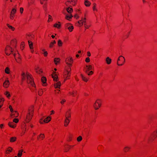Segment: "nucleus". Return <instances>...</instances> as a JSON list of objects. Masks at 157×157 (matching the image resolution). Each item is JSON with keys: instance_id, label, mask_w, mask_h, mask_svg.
I'll list each match as a JSON object with an SVG mask.
<instances>
[{"instance_id": "1", "label": "nucleus", "mask_w": 157, "mask_h": 157, "mask_svg": "<svg viewBox=\"0 0 157 157\" xmlns=\"http://www.w3.org/2000/svg\"><path fill=\"white\" fill-rule=\"evenodd\" d=\"M21 75L22 80H24L25 79V77L26 76L27 79V83H30L31 85L33 86H35V85L33 81V78L29 75L27 74V75L26 76V75L25 74V73H22Z\"/></svg>"}, {"instance_id": "2", "label": "nucleus", "mask_w": 157, "mask_h": 157, "mask_svg": "<svg viewBox=\"0 0 157 157\" xmlns=\"http://www.w3.org/2000/svg\"><path fill=\"white\" fill-rule=\"evenodd\" d=\"M125 62V59L122 56H120L118 58L117 64L119 66H122Z\"/></svg>"}, {"instance_id": "3", "label": "nucleus", "mask_w": 157, "mask_h": 157, "mask_svg": "<svg viewBox=\"0 0 157 157\" xmlns=\"http://www.w3.org/2000/svg\"><path fill=\"white\" fill-rule=\"evenodd\" d=\"M33 110H29V112L26 116V121L27 122H29V121L31 120L33 116Z\"/></svg>"}, {"instance_id": "4", "label": "nucleus", "mask_w": 157, "mask_h": 157, "mask_svg": "<svg viewBox=\"0 0 157 157\" xmlns=\"http://www.w3.org/2000/svg\"><path fill=\"white\" fill-rule=\"evenodd\" d=\"M73 60L72 58L69 57L67 58L66 60V63L68 65L70 66H71L72 65L71 63L73 62Z\"/></svg>"}, {"instance_id": "5", "label": "nucleus", "mask_w": 157, "mask_h": 157, "mask_svg": "<svg viewBox=\"0 0 157 157\" xmlns=\"http://www.w3.org/2000/svg\"><path fill=\"white\" fill-rule=\"evenodd\" d=\"M12 50V48H11L9 45H7L5 49V53L6 55L8 56L10 55V54L7 53V52L8 50H10V52L12 53L13 51Z\"/></svg>"}, {"instance_id": "6", "label": "nucleus", "mask_w": 157, "mask_h": 157, "mask_svg": "<svg viewBox=\"0 0 157 157\" xmlns=\"http://www.w3.org/2000/svg\"><path fill=\"white\" fill-rule=\"evenodd\" d=\"M66 27L70 32H72L74 29L73 26L69 23L66 24Z\"/></svg>"}, {"instance_id": "7", "label": "nucleus", "mask_w": 157, "mask_h": 157, "mask_svg": "<svg viewBox=\"0 0 157 157\" xmlns=\"http://www.w3.org/2000/svg\"><path fill=\"white\" fill-rule=\"evenodd\" d=\"M101 104L99 102L96 101L94 105V107L96 110L98 109L99 107H100Z\"/></svg>"}, {"instance_id": "8", "label": "nucleus", "mask_w": 157, "mask_h": 157, "mask_svg": "<svg viewBox=\"0 0 157 157\" xmlns=\"http://www.w3.org/2000/svg\"><path fill=\"white\" fill-rule=\"evenodd\" d=\"M92 69V67L91 65L86 66V68L85 71L86 73H87L89 71Z\"/></svg>"}, {"instance_id": "9", "label": "nucleus", "mask_w": 157, "mask_h": 157, "mask_svg": "<svg viewBox=\"0 0 157 157\" xmlns=\"http://www.w3.org/2000/svg\"><path fill=\"white\" fill-rule=\"evenodd\" d=\"M28 42L29 44L30 48L31 50V52H33V44L32 42L29 40L28 41Z\"/></svg>"}, {"instance_id": "10", "label": "nucleus", "mask_w": 157, "mask_h": 157, "mask_svg": "<svg viewBox=\"0 0 157 157\" xmlns=\"http://www.w3.org/2000/svg\"><path fill=\"white\" fill-rule=\"evenodd\" d=\"M10 84L9 81L8 80H6L3 83V86L5 88L8 87Z\"/></svg>"}, {"instance_id": "11", "label": "nucleus", "mask_w": 157, "mask_h": 157, "mask_svg": "<svg viewBox=\"0 0 157 157\" xmlns=\"http://www.w3.org/2000/svg\"><path fill=\"white\" fill-rule=\"evenodd\" d=\"M56 72H54V75H52V78H53V80L55 81H57L58 77L57 75L55 74Z\"/></svg>"}, {"instance_id": "12", "label": "nucleus", "mask_w": 157, "mask_h": 157, "mask_svg": "<svg viewBox=\"0 0 157 157\" xmlns=\"http://www.w3.org/2000/svg\"><path fill=\"white\" fill-rule=\"evenodd\" d=\"M70 121V120L69 119H67V117H66V118L64 120V126H67L69 124V123Z\"/></svg>"}, {"instance_id": "13", "label": "nucleus", "mask_w": 157, "mask_h": 157, "mask_svg": "<svg viewBox=\"0 0 157 157\" xmlns=\"http://www.w3.org/2000/svg\"><path fill=\"white\" fill-rule=\"evenodd\" d=\"M51 117L49 116H48L44 120V122L47 123L51 121Z\"/></svg>"}, {"instance_id": "14", "label": "nucleus", "mask_w": 157, "mask_h": 157, "mask_svg": "<svg viewBox=\"0 0 157 157\" xmlns=\"http://www.w3.org/2000/svg\"><path fill=\"white\" fill-rule=\"evenodd\" d=\"M65 119L66 118V117H67V119H69V118L71 117L70 113L69 111L67 112L65 115Z\"/></svg>"}, {"instance_id": "15", "label": "nucleus", "mask_w": 157, "mask_h": 157, "mask_svg": "<svg viewBox=\"0 0 157 157\" xmlns=\"http://www.w3.org/2000/svg\"><path fill=\"white\" fill-rule=\"evenodd\" d=\"M106 61L107 63L109 64L111 62V59L109 57H107L106 59Z\"/></svg>"}, {"instance_id": "16", "label": "nucleus", "mask_w": 157, "mask_h": 157, "mask_svg": "<svg viewBox=\"0 0 157 157\" xmlns=\"http://www.w3.org/2000/svg\"><path fill=\"white\" fill-rule=\"evenodd\" d=\"M61 86V83L59 82L55 84V87L56 88H59Z\"/></svg>"}, {"instance_id": "17", "label": "nucleus", "mask_w": 157, "mask_h": 157, "mask_svg": "<svg viewBox=\"0 0 157 157\" xmlns=\"http://www.w3.org/2000/svg\"><path fill=\"white\" fill-rule=\"evenodd\" d=\"M84 3L85 5L86 6H90L91 4L88 0H85Z\"/></svg>"}, {"instance_id": "18", "label": "nucleus", "mask_w": 157, "mask_h": 157, "mask_svg": "<svg viewBox=\"0 0 157 157\" xmlns=\"http://www.w3.org/2000/svg\"><path fill=\"white\" fill-rule=\"evenodd\" d=\"M66 10L69 13H71L73 11V9L72 8L70 7H69L66 8Z\"/></svg>"}, {"instance_id": "19", "label": "nucleus", "mask_w": 157, "mask_h": 157, "mask_svg": "<svg viewBox=\"0 0 157 157\" xmlns=\"http://www.w3.org/2000/svg\"><path fill=\"white\" fill-rule=\"evenodd\" d=\"M13 123L12 122H9L8 123V125L11 127L12 128H14L16 125V124H15L14 125H13Z\"/></svg>"}, {"instance_id": "20", "label": "nucleus", "mask_w": 157, "mask_h": 157, "mask_svg": "<svg viewBox=\"0 0 157 157\" xmlns=\"http://www.w3.org/2000/svg\"><path fill=\"white\" fill-rule=\"evenodd\" d=\"M60 59L59 58H55L54 59V62L56 64H57L59 62Z\"/></svg>"}, {"instance_id": "21", "label": "nucleus", "mask_w": 157, "mask_h": 157, "mask_svg": "<svg viewBox=\"0 0 157 157\" xmlns=\"http://www.w3.org/2000/svg\"><path fill=\"white\" fill-rule=\"evenodd\" d=\"M41 80L43 84H44L45 83L46 81V78L44 77H43L41 78Z\"/></svg>"}, {"instance_id": "22", "label": "nucleus", "mask_w": 157, "mask_h": 157, "mask_svg": "<svg viewBox=\"0 0 157 157\" xmlns=\"http://www.w3.org/2000/svg\"><path fill=\"white\" fill-rule=\"evenodd\" d=\"M16 137H13L10 138V141L11 142H15L16 140Z\"/></svg>"}, {"instance_id": "23", "label": "nucleus", "mask_w": 157, "mask_h": 157, "mask_svg": "<svg viewBox=\"0 0 157 157\" xmlns=\"http://www.w3.org/2000/svg\"><path fill=\"white\" fill-rule=\"evenodd\" d=\"M81 77L82 80L85 82H87L88 81V79L86 77H84L82 75H81Z\"/></svg>"}, {"instance_id": "24", "label": "nucleus", "mask_w": 157, "mask_h": 157, "mask_svg": "<svg viewBox=\"0 0 157 157\" xmlns=\"http://www.w3.org/2000/svg\"><path fill=\"white\" fill-rule=\"evenodd\" d=\"M71 70V68L70 67V71H69L68 70L67 71H66L67 75V77H66L67 79H68V77L70 76V71Z\"/></svg>"}, {"instance_id": "25", "label": "nucleus", "mask_w": 157, "mask_h": 157, "mask_svg": "<svg viewBox=\"0 0 157 157\" xmlns=\"http://www.w3.org/2000/svg\"><path fill=\"white\" fill-rule=\"evenodd\" d=\"M7 25L8 26V27L10 29H11L12 31H14L15 29V28L13 27H12V26L9 25V24H7Z\"/></svg>"}, {"instance_id": "26", "label": "nucleus", "mask_w": 157, "mask_h": 157, "mask_svg": "<svg viewBox=\"0 0 157 157\" xmlns=\"http://www.w3.org/2000/svg\"><path fill=\"white\" fill-rule=\"evenodd\" d=\"M77 92L76 91H73L72 92H70V93L73 96H75L77 94Z\"/></svg>"}, {"instance_id": "27", "label": "nucleus", "mask_w": 157, "mask_h": 157, "mask_svg": "<svg viewBox=\"0 0 157 157\" xmlns=\"http://www.w3.org/2000/svg\"><path fill=\"white\" fill-rule=\"evenodd\" d=\"M4 94L8 98L10 97V94L8 91H6L5 93Z\"/></svg>"}, {"instance_id": "28", "label": "nucleus", "mask_w": 157, "mask_h": 157, "mask_svg": "<svg viewBox=\"0 0 157 157\" xmlns=\"http://www.w3.org/2000/svg\"><path fill=\"white\" fill-rule=\"evenodd\" d=\"M16 12V10L15 8L13 9L11 12V14L14 15Z\"/></svg>"}, {"instance_id": "29", "label": "nucleus", "mask_w": 157, "mask_h": 157, "mask_svg": "<svg viewBox=\"0 0 157 157\" xmlns=\"http://www.w3.org/2000/svg\"><path fill=\"white\" fill-rule=\"evenodd\" d=\"M130 148L128 147H125L124 148V150L125 152H127L130 149Z\"/></svg>"}, {"instance_id": "30", "label": "nucleus", "mask_w": 157, "mask_h": 157, "mask_svg": "<svg viewBox=\"0 0 157 157\" xmlns=\"http://www.w3.org/2000/svg\"><path fill=\"white\" fill-rule=\"evenodd\" d=\"M73 17V16L71 15H66V19L68 20L69 19H71Z\"/></svg>"}, {"instance_id": "31", "label": "nucleus", "mask_w": 157, "mask_h": 157, "mask_svg": "<svg viewBox=\"0 0 157 157\" xmlns=\"http://www.w3.org/2000/svg\"><path fill=\"white\" fill-rule=\"evenodd\" d=\"M9 71L10 69L8 67H7L5 69V72L7 74H9Z\"/></svg>"}, {"instance_id": "32", "label": "nucleus", "mask_w": 157, "mask_h": 157, "mask_svg": "<svg viewBox=\"0 0 157 157\" xmlns=\"http://www.w3.org/2000/svg\"><path fill=\"white\" fill-rule=\"evenodd\" d=\"M58 45L59 46H62V42L60 40H59L58 42Z\"/></svg>"}, {"instance_id": "33", "label": "nucleus", "mask_w": 157, "mask_h": 157, "mask_svg": "<svg viewBox=\"0 0 157 157\" xmlns=\"http://www.w3.org/2000/svg\"><path fill=\"white\" fill-rule=\"evenodd\" d=\"M54 27H56L58 28H59L60 27V24H58L57 23H56L54 25Z\"/></svg>"}, {"instance_id": "34", "label": "nucleus", "mask_w": 157, "mask_h": 157, "mask_svg": "<svg viewBox=\"0 0 157 157\" xmlns=\"http://www.w3.org/2000/svg\"><path fill=\"white\" fill-rule=\"evenodd\" d=\"M30 37L33 38V36L31 35L27 34V35L26 38L27 39H28V40L29 39H30Z\"/></svg>"}, {"instance_id": "35", "label": "nucleus", "mask_w": 157, "mask_h": 157, "mask_svg": "<svg viewBox=\"0 0 157 157\" xmlns=\"http://www.w3.org/2000/svg\"><path fill=\"white\" fill-rule=\"evenodd\" d=\"M82 139V137L81 136H79L77 139L78 141H80Z\"/></svg>"}, {"instance_id": "36", "label": "nucleus", "mask_w": 157, "mask_h": 157, "mask_svg": "<svg viewBox=\"0 0 157 157\" xmlns=\"http://www.w3.org/2000/svg\"><path fill=\"white\" fill-rule=\"evenodd\" d=\"M88 75H92L93 73V72L92 71H90L89 72H87V73H86Z\"/></svg>"}, {"instance_id": "37", "label": "nucleus", "mask_w": 157, "mask_h": 157, "mask_svg": "<svg viewBox=\"0 0 157 157\" xmlns=\"http://www.w3.org/2000/svg\"><path fill=\"white\" fill-rule=\"evenodd\" d=\"M36 72L37 73L40 74L42 72V71L40 70H37V69H36Z\"/></svg>"}, {"instance_id": "38", "label": "nucleus", "mask_w": 157, "mask_h": 157, "mask_svg": "<svg viewBox=\"0 0 157 157\" xmlns=\"http://www.w3.org/2000/svg\"><path fill=\"white\" fill-rule=\"evenodd\" d=\"M19 120L17 118H15L13 120V121L15 123H17L18 122Z\"/></svg>"}, {"instance_id": "39", "label": "nucleus", "mask_w": 157, "mask_h": 157, "mask_svg": "<svg viewBox=\"0 0 157 157\" xmlns=\"http://www.w3.org/2000/svg\"><path fill=\"white\" fill-rule=\"evenodd\" d=\"M4 101V100L3 99H1V101H0V109L1 108V107H2V105H3V103H1V101Z\"/></svg>"}, {"instance_id": "40", "label": "nucleus", "mask_w": 157, "mask_h": 157, "mask_svg": "<svg viewBox=\"0 0 157 157\" xmlns=\"http://www.w3.org/2000/svg\"><path fill=\"white\" fill-rule=\"evenodd\" d=\"M39 137L41 138L42 139H43L44 137V134H41L40 135Z\"/></svg>"}, {"instance_id": "41", "label": "nucleus", "mask_w": 157, "mask_h": 157, "mask_svg": "<svg viewBox=\"0 0 157 157\" xmlns=\"http://www.w3.org/2000/svg\"><path fill=\"white\" fill-rule=\"evenodd\" d=\"M85 61L87 63H88L90 61V59L89 57H87L86 58Z\"/></svg>"}, {"instance_id": "42", "label": "nucleus", "mask_w": 157, "mask_h": 157, "mask_svg": "<svg viewBox=\"0 0 157 157\" xmlns=\"http://www.w3.org/2000/svg\"><path fill=\"white\" fill-rule=\"evenodd\" d=\"M157 131L156 132H154V134L153 135V137H156L157 136Z\"/></svg>"}, {"instance_id": "43", "label": "nucleus", "mask_w": 157, "mask_h": 157, "mask_svg": "<svg viewBox=\"0 0 157 157\" xmlns=\"http://www.w3.org/2000/svg\"><path fill=\"white\" fill-rule=\"evenodd\" d=\"M48 19H49L48 21V22H49V19H51L52 20V16L50 15H48Z\"/></svg>"}, {"instance_id": "44", "label": "nucleus", "mask_w": 157, "mask_h": 157, "mask_svg": "<svg viewBox=\"0 0 157 157\" xmlns=\"http://www.w3.org/2000/svg\"><path fill=\"white\" fill-rule=\"evenodd\" d=\"M24 9L22 7H21L20 8V11L21 13H22Z\"/></svg>"}, {"instance_id": "45", "label": "nucleus", "mask_w": 157, "mask_h": 157, "mask_svg": "<svg viewBox=\"0 0 157 157\" xmlns=\"http://www.w3.org/2000/svg\"><path fill=\"white\" fill-rule=\"evenodd\" d=\"M17 155L18 157H20L22 155V153H21L20 151H19Z\"/></svg>"}, {"instance_id": "46", "label": "nucleus", "mask_w": 157, "mask_h": 157, "mask_svg": "<svg viewBox=\"0 0 157 157\" xmlns=\"http://www.w3.org/2000/svg\"><path fill=\"white\" fill-rule=\"evenodd\" d=\"M54 44L52 43V42H51L50 44V45H49V47L50 48H52L53 46V45H54Z\"/></svg>"}, {"instance_id": "47", "label": "nucleus", "mask_w": 157, "mask_h": 157, "mask_svg": "<svg viewBox=\"0 0 157 157\" xmlns=\"http://www.w3.org/2000/svg\"><path fill=\"white\" fill-rule=\"evenodd\" d=\"M9 108L10 109L11 112H12L13 111V110L12 109V107H11V105H10L9 106Z\"/></svg>"}, {"instance_id": "48", "label": "nucleus", "mask_w": 157, "mask_h": 157, "mask_svg": "<svg viewBox=\"0 0 157 157\" xmlns=\"http://www.w3.org/2000/svg\"><path fill=\"white\" fill-rule=\"evenodd\" d=\"M86 19V18H84V19L83 18V21H83V23L84 22V23L85 25H86V21H85Z\"/></svg>"}, {"instance_id": "49", "label": "nucleus", "mask_w": 157, "mask_h": 157, "mask_svg": "<svg viewBox=\"0 0 157 157\" xmlns=\"http://www.w3.org/2000/svg\"><path fill=\"white\" fill-rule=\"evenodd\" d=\"M24 46L23 45V43H22L21 44V48L22 50H23L24 48Z\"/></svg>"}, {"instance_id": "50", "label": "nucleus", "mask_w": 157, "mask_h": 157, "mask_svg": "<svg viewBox=\"0 0 157 157\" xmlns=\"http://www.w3.org/2000/svg\"><path fill=\"white\" fill-rule=\"evenodd\" d=\"M42 93H43V92L42 90L40 91L39 92V93H38V94L39 95H41L42 94Z\"/></svg>"}, {"instance_id": "51", "label": "nucleus", "mask_w": 157, "mask_h": 157, "mask_svg": "<svg viewBox=\"0 0 157 157\" xmlns=\"http://www.w3.org/2000/svg\"><path fill=\"white\" fill-rule=\"evenodd\" d=\"M65 101L66 100L65 99H63L61 101L60 103L61 104H63Z\"/></svg>"}, {"instance_id": "52", "label": "nucleus", "mask_w": 157, "mask_h": 157, "mask_svg": "<svg viewBox=\"0 0 157 157\" xmlns=\"http://www.w3.org/2000/svg\"><path fill=\"white\" fill-rule=\"evenodd\" d=\"M43 53L45 56H46L48 54L47 52L46 51H44V52Z\"/></svg>"}, {"instance_id": "53", "label": "nucleus", "mask_w": 157, "mask_h": 157, "mask_svg": "<svg viewBox=\"0 0 157 157\" xmlns=\"http://www.w3.org/2000/svg\"><path fill=\"white\" fill-rule=\"evenodd\" d=\"M13 17H14V15H13V14H10V18L11 19H13Z\"/></svg>"}, {"instance_id": "54", "label": "nucleus", "mask_w": 157, "mask_h": 157, "mask_svg": "<svg viewBox=\"0 0 157 157\" xmlns=\"http://www.w3.org/2000/svg\"><path fill=\"white\" fill-rule=\"evenodd\" d=\"M9 148H10V149L8 150L7 151L9 152H11L12 151L13 149L10 147H9Z\"/></svg>"}, {"instance_id": "55", "label": "nucleus", "mask_w": 157, "mask_h": 157, "mask_svg": "<svg viewBox=\"0 0 157 157\" xmlns=\"http://www.w3.org/2000/svg\"><path fill=\"white\" fill-rule=\"evenodd\" d=\"M65 151H67L69 150V147H65Z\"/></svg>"}, {"instance_id": "56", "label": "nucleus", "mask_w": 157, "mask_h": 157, "mask_svg": "<svg viewBox=\"0 0 157 157\" xmlns=\"http://www.w3.org/2000/svg\"><path fill=\"white\" fill-rule=\"evenodd\" d=\"M16 59L17 62L18 63H20V58H19V59Z\"/></svg>"}, {"instance_id": "57", "label": "nucleus", "mask_w": 157, "mask_h": 157, "mask_svg": "<svg viewBox=\"0 0 157 157\" xmlns=\"http://www.w3.org/2000/svg\"><path fill=\"white\" fill-rule=\"evenodd\" d=\"M93 10H94H94H96V11H97V10H98L97 9H96L95 6H93Z\"/></svg>"}, {"instance_id": "58", "label": "nucleus", "mask_w": 157, "mask_h": 157, "mask_svg": "<svg viewBox=\"0 0 157 157\" xmlns=\"http://www.w3.org/2000/svg\"><path fill=\"white\" fill-rule=\"evenodd\" d=\"M87 56H91V54L90 52H87Z\"/></svg>"}, {"instance_id": "59", "label": "nucleus", "mask_w": 157, "mask_h": 157, "mask_svg": "<svg viewBox=\"0 0 157 157\" xmlns=\"http://www.w3.org/2000/svg\"><path fill=\"white\" fill-rule=\"evenodd\" d=\"M83 19V18H82V19L81 20L78 21V23L79 24V25H80V22L81 21H82V20Z\"/></svg>"}, {"instance_id": "60", "label": "nucleus", "mask_w": 157, "mask_h": 157, "mask_svg": "<svg viewBox=\"0 0 157 157\" xmlns=\"http://www.w3.org/2000/svg\"><path fill=\"white\" fill-rule=\"evenodd\" d=\"M75 17L76 19H78L79 18V17L78 16H77V14H76L75 16Z\"/></svg>"}, {"instance_id": "61", "label": "nucleus", "mask_w": 157, "mask_h": 157, "mask_svg": "<svg viewBox=\"0 0 157 157\" xmlns=\"http://www.w3.org/2000/svg\"><path fill=\"white\" fill-rule=\"evenodd\" d=\"M83 20H82V21L80 22V24H81L82 25L83 24Z\"/></svg>"}, {"instance_id": "62", "label": "nucleus", "mask_w": 157, "mask_h": 157, "mask_svg": "<svg viewBox=\"0 0 157 157\" xmlns=\"http://www.w3.org/2000/svg\"><path fill=\"white\" fill-rule=\"evenodd\" d=\"M89 27V25H85V28L86 29L88 28Z\"/></svg>"}, {"instance_id": "63", "label": "nucleus", "mask_w": 157, "mask_h": 157, "mask_svg": "<svg viewBox=\"0 0 157 157\" xmlns=\"http://www.w3.org/2000/svg\"><path fill=\"white\" fill-rule=\"evenodd\" d=\"M152 137H150L149 138L148 140L150 141L152 139Z\"/></svg>"}, {"instance_id": "64", "label": "nucleus", "mask_w": 157, "mask_h": 157, "mask_svg": "<svg viewBox=\"0 0 157 157\" xmlns=\"http://www.w3.org/2000/svg\"><path fill=\"white\" fill-rule=\"evenodd\" d=\"M54 44H55L56 43V42L55 40H54L53 42H52Z\"/></svg>"}]
</instances>
